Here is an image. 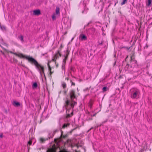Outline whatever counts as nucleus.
Segmentation results:
<instances>
[{
  "label": "nucleus",
  "mask_w": 152,
  "mask_h": 152,
  "mask_svg": "<svg viewBox=\"0 0 152 152\" xmlns=\"http://www.w3.org/2000/svg\"><path fill=\"white\" fill-rule=\"evenodd\" d=\"M66 80H69V78L68 77H66Z\"/></svg>",
  "instance_id": "37"
},
{
  "label": "nucleus",
  "mask_w": 152,
  "mask_h": 152,
  "mask_svg": "<svg viewBox=\"0 0 152 152\" xmlns=\"http://www.w3.org/2000/svg\"><path fill=\"white\" fill-rule=\"evenodd\" d=\"M107 88L105 87H104L102 88V90L103 91H106Z\"/></svg>",
  "instance_id": "30"
},
{
  "label": "nucleus",
  "mask_w": 152,
  "mask_h": 152,
  "mask_svg": "<svg viewBox=\"0 0 152 152\" xmlns=\"http://www.w3.org/2000/svg\"><path fill=\"white\" fill-rule=\"evenodd\" d=\"M95 115H96V114H95L94 115H92L91 117H92V116H95Z\"/></svg>",
  "instance_id": "38"
},
{
  "label": "nucleus",
  "mask_w": 152,
  "mask_h": 152,
  "mask_svg": "<svg viewBox=\"0 0 152 152\" xmlns=\"http://www.w3.org/2000/svg\"><path fill=\"white\" fill-rule=\"evenodd\" d=\"M77 104V102L73 101V100H71V103L70 105L71 107L73 109L74 107V106L76 105Z\"/></svg>",
  "instance_id": "9"
},
{
  "label": "nucleus",
  "mask_w": 152,
  "mask_h": 152,
  "mask_svg": "<svg viewBox=\"0 0 152 152\" xmlns=\"http://www.w3.org/2000/svg\"><path fill=\"white\" fill-rule=\"evenodd\" d=\"M41 14L40 11L39 10H35L33 11V15H39Z\"/></svg>",
  "instance_id": "7"
},
{
  "label": "nucleus",
  "mask_w": 152,
  "mask_h": 152,
  "mask_svg": "<svg viewBox=\"0 0 152 152\" xmlns=\"http://www.w3.org/2000/svg\"><path fill=\"white\" fill-rule=\"evenodd\" d=\"M146 5L149 6L151 4V0H147V1L146 3Z\"/></svg>",
  "instance_id": "23"
},
{
  "label": "nucleus",
  "mask_w": 152,
  "mask_h": 152,
  "mask_svg": "<svg viewBox=\"0 0 152 152\" xmlns=\"http://www.w3.org/2000/svg\"><path fill=\"white\" fill-rule=\"evenodd\" d=\"M70 98L71 100H73L76 98L75 91L73 89L69 91Z\"/></svg>",
  "instance_id": "5"
},
{
  "label": "nucleus",
  "mask_w": 152,
  "mask_h": 152,
  "mask_svg": "<svg viewBox=\"0 0 152 152\" xmlns=\"http://www.w3.org/2000/svg\"><path fill=\"white\" fill-rule=\"evenodd\" d=\"M69 54V50L68 49L66 51V54L65 56V58L66 59H67L68 56Z\"/></svg>",
  "instance_id": "11"
},
{
  "label": "nucleus",
  "mask_w": 152,
  "mask_h": 152,
  "mask_svg": "<svg viewBox=\"0 0 152 152\" xmlns=\"http://www.w3.org/2000/svg\"><path fill=\"white\" fill-rule=\"evenodd\" d=\"M75 152H78L76 150Z\"/></svg>",
  "instance_id": "42"
},
{
  "label": "nucleus",
  "mask_w": 152,
  "mask_h": 152,
  "mask_svg": "<svg viewBox=\"0 0 152 152\" xmlns=\"http://www.w3.org/2000/svg\"><path fill=\"white\" fill-rule=\"evenodd\" d=\"M16 56L20 58H25L26 59L28 60L29 62L31 63L32 61V60L34 59V58L31 57H30L29 56H25L22 53H18L15 54Z\"/></svg>",
  "instance_id": "3"
},
{
  "label": "nucleus",
  "mask_w": 152,
  "mask_h": 152,
  "mask_svg": "<svg viewBox=\"0 0 152 152\" xmlns=\"http://www.w3.org/2000/svg\"><path fill=\"white\" fill-rule=\"evenodd\" d=\"M63 45H61L60 47V50H59L60 51L61 50V48H63Z\"/></svg>",
  "instance_id": "32"
},
{
  "label": "nucleus",
  "mask_w": 152,
  "mask_h": 152,
  "mask_svg": "<svg viewBox=\"0 0 152 152\" xmlns=\"http://www.w3.org/2000/svg\"><path fill=\"white\" fill-rule=\"evenodd\" d=\"M116 4H115V5H116Z\"/></svg>",
  "instance_id": "44"
},
{
  "label": "nucleus",
  "mask_w": 152,
  "mask_h": 152,
  "mask_svg": "<svg viewBox=\"0 0 152 152\" xmlns=\"http://www.w3.org/2000/svg\"><path fill=\"white\" fill-rule=\"evenodd\" d=\"M50 62H49L48 63V72H49L52 71V67L50 66L49 63Z\"/></svg>",
  "instance_id": "17"
},
{
  "label": "nucleus",
  "mask_w": 152,
  "mask_h": 152,
  "mask_svg": "<svg viewBox=\"0 0 152 152\" xmlns=\"http://www.w3.org/2000/svg\"><path fill=\"white\" fill-rule=\"evenodd\" d=\"M69 101L68 100H66L65 102V106L66 107H67V106H68V105H69Z\"/></svg>",
  "instance_id": "21"
},
{
  "label": "nucleus",
  "mask_w": 152,
  "mask_h": 152,
  "mask_svg": "<svg viewBox=\"0 0 152 152\" xmlns=\"http://www.w3.org/2000/svg\"><path fill=\"white\" fill-rule=\"evenodd\" d=\"M70 82L71 83H72V86H75V83L72 82V80H70Z\"/></svg>",
  "instance_id": "29"
},
{
  "label": "nucleus",
  "mask_w": 152,
  "mask_h": 152,
  "mask_svg": "<svg viewBox=\"0 0 152 152\" xmlns=\"http://www.w3.org/2000/svg\"><path fill=\"white\" fill-rule=\"evenodd\" d=\"M67 92V91H66V90H65L64 91V94H65Z\"/></svg>",
  "instance_id": "34"
},
{
  "label": "nucleus",
  "mask_w": 152,
  "mask_h": 152,
  "mask_svg": "<svg viewBox=\"0 0 152 152\" xmlns=\"http://www.w3.org/2000/svg\"><path fill=\"white\" fill-rule=\"evenodd\" d=\"M62 86L64 89L66 88V83L64 82H62L61 84Z\"/></svg>",
  "instance_id": "13"
},
{
  "label": "nucleus",
  "mask_w": 152,
  "mask_h": 152,
  "mask_svg": "<svg viewBox=\"0 0 152 152\" xmlns=\"http://www.w3.org/2000/svg\"><path fill=\"white\" fill-rule=\"evenodd\" d=\"M67 59H65V58L63 60V62L64 63H66V60H67Z\"/></svg>",
  "instance_id": "33"
},
{
  "label": "nucleus",
  "mask_w": 152,
  "mask_h": 152,
  "mask_svg": "<svg viewBox=\"0 0 152 152\" xmlns=\"http://www.w3.org/2000/svg\"><path fill=\"white\" fill-rule=\"evenodd\" d=\"M0 137H2V134H1L0 136Z\"/></svg>",
  "instance_id": "39"
},
{
  "label": "nucleus",
  "mask_w": 152,
  "mask_h": 152,
  "mask_svg": "<svg viewBox=\"0 0 152 152\" xmlns=\"http://www.w3.org/2000/svg\"><path fill=\"white\" fill-rule=\"evenodd\" d=\"M131 61H134L135 63H137V61L135 60V56L134 53V52H132L131 54Z\"/></svg>",
  "instance_id": "6"
},
{
  "label": "nucleus",
  "mask_w": 152,
  "mask_h": 152,
  "mask_svg": "<svg viewBox=\"0 0 152 152\" xmlns=\"http://www.w3.org/2000/svg\"><path fill=\"white\" fill-rule=\"evenodd\" d=\"M61 135L60 136L61 138H65L67 137V135L66 134L65 135H63V132L62 131H61Z\"/></svg>",
  "instance_id": "19"
},
{
  "label": "nucleus",
  "mask_w": 152,
  "mask_h": 152,
  "mask_svg": "<svg viewBox=\"0 0 152 152\" xmlns=\"http://www.w3.org/2000/svg\"><path fill=\"white\" fill-rule=\"evenodd\" d=\"M57 132V130H56L54 132Z\"/></svg>",
  "instance_id": "41"
},
{
  "label": "nucleus",
  "mask_w": 152,
  "mask_h": 152,
  "mask_svg": "<svg viewBox=\"0 0 152 152\" xmlns=\"http://www.w3.org/2000/svg\"><path fill=\"white\" fill-rule=\"evenodd\" d=\"M28 144L29 145H31L32 144V141L31 140H30L28 142Z\"/></svg>",
  "instance_id": "31"
},
{
  "label": "nucleus",
  "mask_w": 152,
  "mask_h": 152,
  "mask_svg": "<svg viewBox=\"0 0 152 152\" xmlns=\"http://www.w3.org/2000/svg\"><path fill=\"white\" fill-rule=\"evenodd\" d=\"M79 37L82 41L86 40L87 39L86 37L83 34H80L79 36Z\"/></svg>",
  "instance_id": "8"
},
{
  "label": "nucleus",
  "mask_w": 152,
  "mask_h": 152,
  "mask_svg": "<svg viewBox=\"0 0 152 152\" xmlns=\"http://www.w3.org/2000/svg\"><path fill=\"white\" fill-rule=\"evenodd\" d=\"M88 121H89V120H92V118H89V119H88Z\"/></svg>",
  "instance_id": "35"
},
{
  "label": "nucleus",
  "mask_w": 152,
  "mask_h": 152,
  "mask_svg": "<svg viewBox=\"0 0 152 152\" xmlns=\"http://www.w3.org/2000/svg\"><path fill=\"white\" fill-rule=\"evenodd\" d=\"M37 86V85L36 83H34L33 86H32V87L33 88H36Z\"/></svg>",
  "instance_id": "27"
},
{
  "label": "nucleus",
  "mask_w": 152,
  "mask_h": 152,
  "mask_svg": "<svg viewBox=\"0 0 152 152\" xmlns=\"http://www.w3.org/2000/svg\"><path fill=\"white\" fill-rule=\"evenodd\" d=\"M130 94L131 98L134 100L139 99L141 96L140 90L139 89L135 88L130 89Z\"/></svg>",
  "instance_id": "1"
},
{
  "label": "nucleus",
  "mask_w": 152,
  "mask_h": 152,
  "mask_svg": "<svg viewBox=\"0 0 152 152\" xmlns=\"http://www.w3.org/2000/svg\"><path fill=\"white\" fill-rule=\"evenodd\" d=\"M57 139H55V140H54V141H55V142H56V141H57Z\"/></svg>",
  "instance_id": "40"
},
{
  "label": "nucleus",
  "mask_w": 152,
  "mask_h": 152,
  "mask_svg": "<svg viewBox=\"0 0 152 152\" xmlns=\"http://www.w3.org/2000/svg\"><path fill=\"white\" fill-rule=\"evenodd\" d=\"M70 124L69 123H68L66 124H64V125L63 126L62 128L63 129H64L66 127H67L68 126H69Z\"/></svg>",
  "instance_id": "16"
},
{
  "label": "nucleus",
  "mask_w": 152,
  "mask_h": 152,
  "mask_svg": "<svg viewBox=\"0 0 152 152\" xmlns=\"http://www.w3.org/2000/svg\"><path fill=\"white\" fill-rule=\"evenodd\" d=\"M128 0H123L121 3V5H123Z\"/></svg>",
  "instance_id": "25"
},
{
  "label": "nucleus",
  "mask_w": 152,
  "mask_h": 152,
  "mask_svg": "<svg viewBox=\"0 0 152 152\" xmlns=\"http://www.w3.org/2000/svg\"><path fill=\"white\" fill-rule=\"evenodd\" d=\"M13 105L14 106L17 107L19 106L20 105V104L19 102H16V101H14Z\"/></svg>",
  "instance_id": "12"
},
{
  "label": "nucleus",
  "mask_w": 152,
  "mask_h": 152,
  "mask_svg": "<svg viewBox=\"0 0 152 152\" xmlns=\"http://www.w3.org/2000/svg\"><path fill=\"white\" fill-rule=\"evenodd\" d=\"M56 14L57 15H59L60 14V10L58 7H57L56 9Z\"/></svg>",
  "instance_id": "20"
},
{
  "label": "nucleus",
  "mask_w": 152,
  "mask_h": 152,
  "mask_svg": "<svg viewBox=\"0 0 152 152\" xmlns=\"http://www.w3.org/2000/svg\"><path fill=\"white\" fill-rule=\"evenodd\" d=\"M93 104V102L91 100L89 103V107L91 109L92 108V107Z\"/></svg>",
  "instance_id": "15"
},
{
  "label": "nucleus",
  "mask_w": 152,
  "mask_h": 152,
  "mask_svg": "<svg viewBox=\"0 0 152 152\" xmlns=\"http://www.w3.org/2000/svg\"><path fill=\"white\" fill-rule=\"evenodd\" d=\"M18 38L22 42H24L23 39V36L21 35L20 36L18 37Z\"/></svg>",
  "instance_id": "26"
},
{
  "label": "nucleus",
  "mask_w": 152,
  "mask_h": 152,
  "mask_svg": "<svg viewBox=\"0 0 152 152\" xmlns=\"http://www.w3.org/2000/svg\"><path fill=\"white\" fill-rule=\"evenodd\" d=\"M61 54L60 53V51L59 50H57V53H56L52 59V61L56 62V60L61 57Z\"/></svg>",
  "instance_id": "4"
},
{
  "label": "nucleus",
  "mask_w": 152,
  "mask_h": 152,
  "mask_svg": "<svg viewBox=\"0 0 152 152\" xmlns=\"http://www.w3.org/2000/svg\"><path fill=\"white\" fill-rule=\"evenodd\" d=\"M31 64H34L35 66L38 69L41 76L42 75H44V76L45 77L44 72V69L43 66L39 64L37 61L34 58L32 60Z\"/></svg>",
  "instance_id": "2"
},
{
  "label": "nucleus",
  "mask_w": 152,
  "mask_h": 152,
  "mask_svg": "<svg viewBox=\"0 0 152 152\" xmlns=\"http://www.w3.org/2000/svg\"><path fill=\"white\" fill-rule=\"evenodd\" d=\"M54 72L53 71H50L49 72V73H48V76L49 77H52V75L53 73Z\"/></svg>",
  "instance_id": "24"
},
{
  "label": "nucleus",
  "mask_w": 152,
  "mask_h": 152,
  "mask_svg": "<svg viewBox=\"0 0 152 152\" xmlns=\"http://www.w3.org/2000/svg\"><path fill=\"white\" fill-rule=\"evenodd\" d=\"M73 115V112L72 111L71 114H68L66 115V118H67L71 117Z\"/></svg>",
  "instance_id": "18"
},
{
  "label": "nucleus",
  "mask_w": 152,
  "mask_h": 152,
  "mask_svg": "<svg viewBox=\"0 0 152 152\" xmlns=\"http://www.w3.org/2000/svg\"><path fill=\"white\" fill-rule=\"evenodd\" d=\"M48 140V139H45L43 138H40L39 139L41 142L42 143L44 142L46 140Z\"/></svg>",
  "instance_id": "14"
},
{
  "label": "nucleus",
  "mask_w": 152,
  "mask_h": 152,
  "mask_svg": "<svg viewBox=\"0 0 152 152\" xmlns=\"http://www.w3.org/2000/svg\"><path fill=\"white\" fill-rule=\"evenodd\" d=\"M52 18L53 20H56V14H54L52 16Z\"/></svg>",
  "instance_id": "28"
},
{
  "label": "nucleus",
  "mask_w": 152,
  "mask_h": 152,
  "mask_svg": "<svg viewBox=\"0 0 152 152\" xmlns=\"http://www.w3.org/2000/svg\"><path fill=\"white\" fill-rule=\"evenodd\" d=\"M88 114H89L90 113H89V112H88Z\"/></svg>",
  "instance_id": "43"
},
{
  "label": "nucleus",
  "mask_w": 152,
  "mask_h": 152,
  "mask_svg": "<svg viewBox=\"0 0 152 152\" xmlns=\"http://www.w3.org/2000/svg\"><path fill=\"white\" fill-rule=\"evenodd\" d=\"M4 50L6 51V52H9V53H11V54H13L15 55L16 56V54H16L17 53H14L11 51H8L7 49H5V48H3Z\"/></svg>",
  "instance_id": "22"
},
{
  "label": "nucleus",
  "mask_w": 152,
  "mask_h": 152,
  "mask_svg": "<svg viewBox=\"0 0 152 152\" xmlns=\"http://www.w3.org/2000/svg\"><path fill=\"white\" fill-rule=\"evenodd\" d=\"M129 66V65L128 64H127L126 67H127V68H128Z\"/></svg>",
  "instance_id": "36"
},
{
  "label": "nucleus",
  "mask_w": 152,
  "mask_h": 152,
  "mask_svg": "<svg viewBox=\"0 0 152 152\" xmlns=\"http://www.w3.org/2000/svg\"><path fill=\"white\" fill-rule=\"evenodd\" d=\"M56 149L55 148H52L48 149L47 152H55Z\"/></svg>",
  "instance_id": "10"
}]
</instances>
